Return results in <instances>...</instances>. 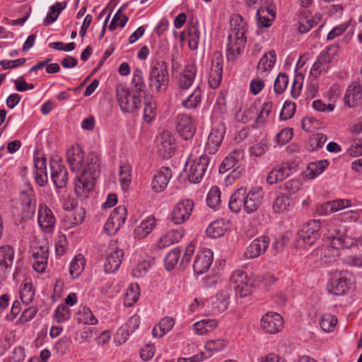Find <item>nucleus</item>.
I'll return each mask as SVG.
<instances>
[{
    "label": "nucleus",
    "mask_w": 362,
    "mask_h": 362,
    "mask_svg": "<svg viewBox=\"0 0 362 362\" xmlns=\"http://www.w3.org/2000/svg\"><path fill=\"white\" fill-rule=\"evenodd\" d=\"M127 211L124 206H119L114 209L110 217L115 221L117 226H122L126 220Z\"/></svg>",
    "instance_id": "55"
},
{
    "label": "nucleus",
    "mask_w": 362,
    "mask_h": 362,
    "mask_svg": "<svg viewBox=\"0 0 362 362\" xmlns=\"http://www.w3.org/2000/svg\"><path fill=\"white\" fill-rule=\"evenodd\" d=\"M227 345V341L223 339H218L216 340L208 341L205 344L206 350L209 352V356H206L207 358L209 357L214 352H218L222 351Z\"/></svg>",
    "instance_id": "53"
},
{
    "label": "nucleus",
    "mask_w": 362,
    "mask_h": 362,
    "mask_svg": "<svg viewBox=\"0 0 362 362\" xmlns=\"http://www.w3.org/2000/svg\"><path fill=\"white\" fill-rule=\"evenodd\" d=\"M86 260L81 255H77L71 261L69 273L72 279L78 278L84 269Z\"/></svg>",
    "instance_id": "39"
},
{
    "label": "nucleus",
    "mask_w": 362,
    "mask_h": 362,
    "mask_svg": "<svg viewBox=\"0 0 362 362\" xmlns=\"http://www.w3.org/2000/svg\"><path fill=\"white\" fill-rule=\"evenodd\" d=\"M172 177V173L169 168L162 167L157 173L154 175L151 186L152 189L156 192H160L163 191Z\"/></svg>",
    "instance_id": "25"
},
{
    "label": "nucleus",
    "mask_w": 362,
    "mask_h": 362,
    "mask_svg": "<svg viewBox=\"0 0 362 362\" xmlns=\"http://www.w3.org/2000/svg\"><path fill=\"white\" fill-rule=\"evenodd\" d=\"M156 220L153 216H148L134 229L135 237L142 239L146 237L155 228Z\"/></svg>",
    "instance_id": "33"
},
{
    "label": "nucleus",
    "mask_w": 362,
    "mask_h": 362,
    "mask_svg": "<svg viewBox=\"0 0 362 362\" xmlns=\"http://www.w3.org/2000/svg\"><path fill=\"white\" fill-rule=\"evenodd\" d=\"M202 91L199 87L196 89L186 98L182 100V105L187 109H194L201 103Z\"/></svg>",
    "instance_id": "42"
},
{
    "label": "nucleus",
    "mask_w": 362,
    "mask_h": 362,
    "mask_svg": "<svg viewBox=\"0 0 362 362\" xmlns=\"http://www.w3.org/2000/svg\"><path fill=\"white\" fill-rule=\"evenodd\" d=\"M84 152L79 146H72L66 152L68 163L72 171L83 172L86 170V159Z\"/></svg>",
    "instance_id": "12"
},
{
    "label": "nucleus",
    "mask_w": 362,
    "mask_h": 362,
    "mask_svg": "<svg viewBox=\"0 0 362 362\" xmlns=\"http://www.w3.org/2000/svg\"><path fill=\"white\" fill-rule=\"evenodd\" d=\"M51 178L58 188L66 187L68 182V172L60 160L52 159L49 162Z\"/></svg>",
    "instance_id": "16"
},
{
    "label": "nucleus",
    "mask_w": 362,
    "mask_h": 362,
    "mask_svg": "<svg viewBox=\"0 0 362 362\" xmlns=\"http://www.w3.org/2000/svg\"><path fill=\"white\" fill-rule=\"evenodd\" d=\"M188 44L191 49H196L199 42L200 32L197 25L193 24L188 28Z\"/></svg>",
    "instance_id": "49"
},
{
    "label": "nucleus",
    "mask_w": 362,
    "mask_h": 362,
    "mask_svg": "<svg viewBox=\"0 0 362 362\" xmlns=\"http://www.w3.org/2000/svg\"><path fill=\"white\" fill-rule=\"evenodd\" d=\"M116 95L119 107L124 112H132L141 107L142 96L138 94L132 95L130 89L123 84L117 86Z\"/></svg>",
    "instance_id": "5"
},
{
    "label": "nucleus",
    "mask_w": 362,
    "mask_h": 362,
    "mask_svg": "<svg viewBox=\"0 0 362 362\" xmlns=\"http://www.w3.org/2000/svg\"><path fill=\"white\" fill-rule=\"evenodd\" d=\"M362 99V88L358 82H352L347 88L344 95L345 105L354 107Z\"/></svg>",
    "instance_id": "26"
},
{
    "label": "nucleus",
    "mask_w": 362,
    "mask_h": 362,
    "mask_svg": "<svg viewBox=\"0 0 362 362\" xmlns=\"http://www.w3.org/2000/svg\"><path fill=\"white\" fill-rule=\"evenodd\" d=\"M128 21V17L121 13L119 9L113 16L112 21L109 25V30L113 31L117 29V26L124 28Z\"/></svg>",
    "instance_id": "58"
},
{
    "label": "nucleus",
    "mask_w": 362,
    "mask_h": 362,
    "mask_svg": "<svg viewBox=\"0 0 362 362\" xmlns=\"http://www.w3.org/2000/svg\"><path fill=\"white\" fill-rule=\"evenodd\" d=\"M276 62V53L274 50L264 54L259 59L257 64V71L262 74L269 71L273 68Z\"/></svg>",
    "instance_id": "36"
},
{
    "label": "nucleus",
    "mask_w": 362,
    "mask_h": 362,
    "mask_svg": "<svg viewBox=\"0 0 362 362\" xmlns=\"http://www.w3.org/2000/svg\"><path fill=\"white\" fill-rule=\"evenodd\" d=\"M213 262V252L207 248L197 252L193 261V269L197 274L207 272Z\"/></svg>",
    "instance_id": "14"
},
{
    "label": "nucleus",
    "mask_w": 362,
    "mask_h": 362,
    "mask_svg": "<svg viewBox=\"0 0 362 362\" xmlns=\"http://www.w3.org/2000/svg\"><path fill=\"white\" fill-rule=\"evenodd\" d=\"M132 83L134 88V92L136 94L141 95V93L144 92L145 83L143 73L141 69H136L134 71Z\"/></svg>",
    "instance_id": "47"
},
{
    "label": "nucleus",
    "mask_w": 362,
    "mask_h": 362,
    "mask_svg": "<svg viewBox=\"0 0 362 362\" xmlns=\"http://www.w3.org/2000/svg\"><path fill=\"white\" fill-rule=\"evenodd\" d=\"M38 224L45 233H50L53 230L55 224V218L51 209L45 204L39 206L37 214Z\"/></svg>",
    "instance_id": "21"
},
{
    "label": "nucleus",
    "mask_w": 362,
    "mask_h": 362,
    "mask_svg": "<svg viewBox=\"0 0 362 362\" xmlns=\"http://www.w3.org/2000/svg\"><path fill=\"white\" fill-rule=\"evenodd\" d=\"M272 108L273 103L270 100L266 101L262 104V108L256 117L255 122L257 125L260 126L266 122Z\"/></svg>",
    "instance_id": "48"
},
{
    "label": "nucleus",
    "mask_w": 362,
    "mask_h": 362,
    "mask_svg": "<svg viewBox=\"0 0 362 362\" xmlns=\"http://www.w3.org/2000/svg\"><path fill=\"white\" fill-rule=\"evenodd\" d=\"M184 231L182 228L173 229L163 235L158 242V247L160 249L170 246L178 243L183 237Z\"/></svg>",
    "instance_id": "28"
},
{
    "label": "nucleus",
    "mask_w": 362,
    "mask_h": 362,
    "mask_svg": "<svg viewBox=\"0 0 362 362\" xmlns=\"http://www.w3.org/2000/svg\"><path fill=\"white\" fill-rule=\"evenodd\" d=\"M139 286L136 285L130 286L126 292L124 303L127 306H132L139 298Z\"/></svg>",
    "instance_id": "52"
},
{
    "label": "nucleus",
    "mask_w": 362,
    "mask_h": 362,
    "mask_svg": "<svg viewBox=\"0 0 362 362\" xmlns=\"http://www.w3.org/2000/svg\"><path fill=\"white\" fill-rule=\"evenodd\" d=\"M167 64L163 60H153L150 65L148 86L153 91L163 92L168 84Z\"/></svg>",
    "instance_id": "3"
},
{
    "label": "nucleus",
    "mask_w": 362,
    "mask_h": 362,
    "mask_svg": "<svg viewBox=\"0 0 362 362\" xmlns=\"http://www.w3.org/2000/svg\"><path fill=\"white\" fill-rule=\"evenodd\" d=\"M124 257V252L119 248L117 244L110 245L107 251L106 260L104 264V269L106 273H114L120 267Z\"/></svg>",
    "instance_id": "11"
},
{
    "label": "nucleus",
    "mask_w": 362,
    "mask_h": 362,
    "mask_svg": "<svg viewBox=\"0 0 362 362\" xmlns=\"http://www.w3.org/2000/svg\"><path fill=\"white\" fill-rule=\"evenodd\" d=\"M21 204L25 216L29 217L34 214L36 207V199L32 190L22 193Z\"/></svg>",
    "instance_id": "32"
},
{
    "label": "nucleus",
    "mask_w": 362,
    "mask_h": 362,
    "mask_svg": "<svg viewBox=\"0 0 362 362\" xmlns=\"http://www.w3.org/2000/svg\"><path fill=\"white\" fill-rule=\"evenodd\" d=\"M317 23L313 16L308 11L302 12L298 18V31L300 33L308 32Z\"/></svg>",
    "instance_id": "37"
},
{
    "label": "nucleus",
    "mask_w": 362,
    "mask_h": 362,
    "mask_svg": "<svg viewBox=\"0 0 362 362\" xmlns=\"http://www.w3.org/2000/svg\"><path fill=\"white\" fill-rule=\"evenodd\" d=\"M206 202L209 207L216 209L221 203V191L217 186H213L206 197Z\"/></svg>",
    "instance_id": "46"
},
{
    "label": "nucleus",
    "mask_w": 362,
    "mask_h": 362,
    "mask_svg": "<svg viewBox=\"0 0 362 362\" xmlns=\"http://www.w3.org/2000/svg\"><path fill=\"white\" fill-rule=\"evenodd\" d=\"M247 30V23L240 14H233L231 16L226 49L228 59L235 60L244 52Z\"/></svg>",
    "instance_id": "1"
},
{
    "label": "nucleus",
    "mask_w": 362,
    "mask_h": 362,
    "mask_svg": "<svg viewBox=\"0 0 362 362\" xmlns=\"http://www.w3.org/2000/svg\"><path fill=\"white\" fill-rule=\"evenodd\" d=\"M288 77L284 73L279 74L276 78L274 83V92L277 94L283 93L287 88Z\"/></svg>",
    "instance_id": "57"
},
{
    "label": "nucleus",
    "mask_w": 362,
    "mask_h": 362,
    "mask_svg": "<svg viewBox=\"0 0 362 362\" xmlns=\"http://www.w3.org/2000/svg\"><path fill=\"white\" fill-rule=\"evenodd\" d=\"M194 204L192 199H186L179 202L170 213V220L176 225L184 223L190 217Z\"/></svg>",
    "instance_id": "9"
},
{
    "label": "nucleus",
    "mask_w": 362,
    "mask_h": 362,
    "mask_svg": "<svg viewBox=\"0 0 362 362\" xmlns=\"http://www.w3.org/2000/svg\"><path fill=\"white\" fill-rule=\"evenodd\" d=\"M337 323V319L334 315L331 314H325L322 316L320 320L321 328L327 332H330L333 330Z\"/></svg>",
    "instance_id": "54"
},
{
    "label": "nucleus",
    "mask_w": 362,
    "mask_h": 362,
    "mask_svg": "<svg viewBox=\"0 0 362 362\" xmlns=\"http://www.w3.org/2000/svg\"><path fill=\"white\" fill-rule=\"evenodd\" d=\"M296 111V104L292 102H286L282 107L280 118L286 120L291 118Z\"/></svg>",
    "instance_id": "64"
},
{
    "label": "nucleus",
    "mask_w": 362,
    "mask_h": 362,
    "mask_svg": "<svg viewBox=\"0 0 362 362\" xmlns=\"http://www.w3.org/2000/svg\"><path fill=\"white\" fill-rule=\"evenodd\" d=\"M223 62L221 54L219 52L214 53L208 80L209 85L212 88H218L222 81Z\"/></svg>",
    "instance_id": "17"
},
{
    "label": "nucleus",
    "mask_w": 362,
    "mask_h": 362,
    "mask_svg": "<svg viewBox=\"0 0 362 362\" xmlns=\"http://www.w3.org/2000/svg\"><path fill=\"white\" fill-rule=\"evenodd\" d=\"M270 239L268 236L262 235L255 239L247 247L244 253L245 258L254 259L264 254L269 247Z\"/></svg>",
    "instance_id": "19"
},
{
    "label": "nucleus",
    "mask_w": 362,
    "mask_h": 362,
    "mask_svg": "<svg viewBox=\"0 0 362 362\" xmlns=\"http://www.w3.org/2000/svg\"><path fill=\"white\" fill-rule=\"evenodd\" d=\"M293 136V130L291 129H283L279 134H276L275 140L276 144L283 146L288 142Z\"/></svg>",
    "instance_id": "63"
},
{
    "label": "nucleus",
    "mask_w": 362,
    "mask_h": 362,
    "mask_svg": "<svg viewBox=\"0 0 362 362\" xmlns=\"http://www.w3.org/2000/svg\"><path fill=\"white\" fill-rule=\"evenodd\" d=\"M76 319L78 323L94 325L98 323V319L95 317L89 308L80 306L76 314Z\"/></svg>",
    "instance_id": "35"
},
{
    "label": "nucleus",
    "mask_w": 362,
    "mask_h": 362,
    "mask_svg": "<svg viewBox=\"0 0 362 362\" xmlns=\"http://www.w3.org/2000/svg\"><path fill=\"white\" fill-rule=\"evenodd\" d=\"M226 230L223 221L218 220L211 223L206 228V233L209 237L217 238L224 235Z\"/></svg>",
    "instance_id": "41"
},
{
    "label": "nucleus",
    "mask_w": 362,
    "mask_h": 362,
    "mask_svg": "<svg viewBox=\"0 0 362 362\" xmlns=\"http://www.w3.org/2000/svg\"><path fill=\"white\" fill-rule=\"evenodd\" d=\"M54 317L58 322H65L71 317L70 309L66 305H59L55 310Z\"/></svg>",
    "instance_id": "61"
},
{
    "label": "nucleus",
    "mask_w": 362,
    "mask_h": 362,
    "mask_svg": "<svg viewBox=\"0 0 362 362\" xmlns=\"http://www.w3.org/2000/svg\"><path fill=\"white\" fill-rule=\"evenodd\" d=\"M229 285L236 294L241 298L250 295L253 290V282L247 274L243 270H236L233 272L229 279Z\"/></svg>",
    "instance_id": "7"
},
{
    "label": "nucleus",
    "mask_w": 362,
    "mask_h": 362,
    "mask_svg": "<svg viewBox=\"0 0 362 362\" xmlns=\"http://www.w3.org/2000/svg\"><path fill=\"white\" fill-rule=\"evenodd\" d=\"M302 183L298 179H291L284 182L280 187L281 190L288 195L296 193L300 189Z\"/></svg>",
    "instance_id": "51"
},
{
    "label": "nucleus",
    "mask_w": 362,
    "mask_h": 362,
    "mask_svg": "<svg viewBox=\"0 0 362 362\" xmlns=\"http://www.w3.org/2000/svg\"><path fill=\"white\" fill-rule=\"evenodd\" d=\"M197 74V67L194 64L186 65L180 74L179 86L181 89L189 88L193 83Z\"/></svg>",
    "instance_id": "29"
},
{
    "label": "nucleus",
    "mask_w": 362,
    "mask_h": 362,
    "mask_svg": "<svg viewBox=\"0 0 362 362\" xmlns=\"http://www.w3.org/2000/svg\"><path fill=\"white\" fill-rule=\"evenodd\" d=\"M336 52V48L332 46H329L322 50L313 64L310 74L317 77L320 74L327 73L331 67Z\"/></svg>",
    "instance_id": "8"
},
{
    "label": "nucleus",
    "mask_w": 362,
    "mask_h": 362,
    "mask_svg": "<svg viewBox=\"0 0 362 362\" xmlns=\"http://www.w3.org/2000/svg\"><path fill=\"white\" fill-rule=\"evenodd\" d=\"M290 206L289 199L285 196H278L273 204L274 211L276 213L284 212Z\"/></svg>",
    "instance_id": "60"
},
{
    "label": "nucleus",
    "mask_w": 362,
    "mask_h": 362,
    "mask_svg": "<svg viewBox=\"0 0 362 362\" xmlns=\"http://www.w3.org/2000/svg\"><path fill=\"white\" fill-rule=\"evenodd\" d=\"M296 170L297 165L294 162L282 163L269 172L267 177V182L270 185L276 184L291 175Z\"/></svg>",
    "instance_id": "10"
},
{
    "label": "nucleus",
    "mask_w": 362,
    "mask_h": 362,
    "mask_svg": "<svg viewBox=\"0 0 362 362\" xmlns=\"http://www.w3.org/2000/svg\"><path fill=\"white\" fill-rule=\"evenodd\" d=\"M85 215L84 209L80 208L74 214H71L70 216L68 215L64 218V224L69 228L77 226L83 221Z\"/></svg>",
    "instance_id": "45"
},
{
    "label": "nucleus",
    "mask_w": 362,
    "mask_h": 362,
    "mask_svg": "<svg viewBox=\"0 0 362 362\" xmlns=\"http://www.w3.org/2000/svg\"><path fill=\"white\" fill-rule=\"evenodd\" d=\"M174 324L173 318L165 317L161 319L159 323L153 328L152 334L155 337L160 338L172 329Z\"/></svg>",
    "instance_id": "34"
},
{
    "label": "nucleus",
    "mask_w": 362,
    "mask_h": 362,
    "mask_svg": "<svg viewBox=\"0 0 362 362\" xmlns=\"http://www.w3.org/2000/svg\"><path fill=\"white\" fill-rule=\"evenodd\" d=\"M225 134L223 126L214 127L211 129L208 136L205 149L209 154H214L218 149Z\"/></svg>",
    "instance_id": "22"
},
{
    "label": "nucleus",
    "mask_w": 362,
    "mask_h": 362,
    "mask_svg": "<svg viewBox=\"0 0 362 362\" xmlns=\"http://www.w3.org/2000/svg\"><path fill=\"white\" fill-rule=\"evenodd\" d=\"M14 259V250L9 245L0 247V274L10 268Z\"/></svg>",
    "instance_id": "30"
},
{
    "label": "nucleus",
    "mask_w": 362,
    "mask_h": 362,
    "mask_svg": "<svg viewBox=\"0 0 362 362\" xmlns=\"http://www.w3.org/2000/svg\"><path fill=\"white\" fill-rule=\"evenodd\" d=\"M325 227L327 231L326 235L330 239L332 246L335 248L342 247L344 242V231L332 221L327 223Z\"/></svg>",
    "instance_id": "27"
},
{
    "label": "nucleus",
    "mask_w": 362,
    "mask_h": 362,
    "mask_svg": "<svg viewBox=\"0 0 362 362\" xmlns=\"http://www.w3.org/2000/svg\"><path fill=\"white\" fill-rule=\"evenodd\" d=\"M258 110L256 108L255 105H252L247 109H245L243 110H240L235 116V119L239 122L247 123L250 121L256 114H257Z\"/></svg>",
    "instance_id": "50"
},
{
    "label": "nucleus",
    "mask_w": 362,
    "mask_h": 362,
    "mask_svg": "<svg viewBox=\"0 0 362 362\" xmlns=\"http://www.w3.org/2000/svg\"><path fill=\"white\" fill-rule=\"evenodd\" d=\"M158 153L163 158L173 156L175 151V139L169 131H163L156 139Z\"/></svg>",
    "instance_id": "15"
},
{
    "label": "nucleus",
    "mask_w": 362,
    "mask_h": 362,
    "mask_svg": "<svg viewBox=\"0 0 362 362\" xmlns=\"http://www.w3.org/2000/svg\"><path fill=\"white\" fill-rule=\"evenodd\" d=\"M213 167L214 164L210 165L209 156L202 155L195 160L189 158L186 162L185 171L190 182L198 183L202 179L207 169L209 168L211 170Z\"/></svg>",
    "instance_id": "4"
},
{
    "label": "nucleus",
    "mask_w": 362,
    "mask_h": 362,
    "mask_svg": "<svg viewBox=\"0 0 362 362\" xmlns=\"http://www.w3.org/2000/svg\"><path fill=\"white\" fill-rule=\"evenodd\" d=\"M247 189L245 187H240L231 195L228 206L231 211L239 213L242 209L246 212V200L248 197Z\"/></svg>",
    "instance_id": "23"
},
{
    "label": "nucleus",
    "mask_w": 362,
    "mask_h": 362,
    "mask_svg": "<svg viewBox=\"0 0 362 362\" xmlns=\"http://www.w3.org/2000/svg\"><path fill=\"white\" fill-rule=\"evenodd\" d=\"M119 182L123 190H127L132 182V168L125 164L119 167Z\"/></svg>",
    "instance_id": "44"
},
{
    "label": "nucleus",
    "mask_w": 362,
    "mask_h": 362,
    "mask_svg": "<svg viewBox=\"0 0 362 362\" xmlns=\"http://www.w3.org/2000/svg\"><path fill=\"white\" fill-rule=\"evenodd\" d=\"M176 129L180 135L185 140L193 137L196 125L194 119L187 114H179L175 119Z\"/></svg>",
    "instance_id": "13"
},
{
    "label": "nucleus",
    "mask_w": 362,
    "mask_h": 362,
    "mask_svg": "<svg viewBox=\"0 0 362 362\" xmlns=\"http://www.w3.org/2000/svg\"><path fill=\"white\" fill-rule=\"evenodd\" d=\"M35 294V292L32 283L25 279L23 282L20 291V296L22 302L26 305L30 304L33 300Z\"/></svg>",
    "instance_id": "40"
},
{
    "label": "nucleus",
    "mask_w": 362,
    "mask_h": 362,
    "mask_svg": "<svg viewBox=\"0 0 362 362\" xmlns=\"http://www.w3.org/2000/svg\"><path fill=\"white\" fill-rule=\"evenodd\" d=\"M86 170L75 179V193L81 197H87L95 186V180L100 175V158L94 152L88 154L86 159Z\"/></svg>",
    "instance_id": "2"
},
{
    "label": "nucleus",
    "mask_w": 362,
    "mask_h": 362,
    "mask_svg": "<svg viewBox=\"0 0 362 362\" xmlns=\"http://www.w3.org/2000/svg\"><path fill=\"white\" fill-rule=\"evenodd\" d=\"M140 324V317L137 315H134L129 318L126 322L125 327L127 328V334L125 337H122V341H126L130 334H132L139 327Z\"/></svg>",
    "instance_id": "59"
},
{
    "label": "nucleus",
    "mask_w": 362,
    "mask_h": 362,
    "mask_svg": "<svg viewBox=\"0 0 362 362\" xmlns=\"http://www.w3.org/2000/svg\"><path fill=\"white\" fill-rule=\"evenodd\" d=\"M247 199L246 200V213L252 214L256 211L262 203L264 192L260 187H255L247 190Z\"/></svg>",
    "instance_id": "24"
},
{
    "label": "nucleus",
    "mask_w": 362,
    "mask_h": 362,
    "mask_svg": "<svg viewBox=\"0 0 362 362\" xmlns=\"http://www.w3.org/2000/svg\"><path fill=\"white\" fill-rule=\"evenodd\" d=\"M303 76L301 74L296 75L292 82L291 94L292 98H297L300 93L303 86Z\"/></svg>",
    "instance_id": "62"
},
{
    "label": "nucleus",
    "mask_w": 362,
    "mask_h": 362,
    "mask_svg": "<svg viewBox=\"0 0 362 362\" xmlns=\"http://www.w3.org/2000/svg\"><path fill=\"white\" fill-rule=\"evenodd\" d=\"M321 228L320 221L312 220L303 226L300 232L298 234L296 240V247L305 249L311 246L319 238V230Z\"/></svg>",
    "instance_id": "6"
},
{
    "label": "nucleus",
    "mask_w": 362,
    "mask_h": 362,
    "mask_svg": "<svg viewBox=\"0 0 362 362\" xmlns=\"http://www.w3.org/2000/svg\"><path fill=\"white\" fill-rule=\"evenodd\" d=\"M284 327L283 317L276 313H267L261 319L262 329L269 334H276Z\"/></svg>",
    "instance_id": "18"
},
{
    "label": "nucleus",
    "mask_w": 362,
    "mask_h": 362,
    "mask_svg": "<svg viewBox=\"0 0 362 362\" xmlns=\"http://www.w3.org/2000/svg\"><path fill=\"white\" fill-rule=\"evenodd\" d=\"M66 3L57 2L49 8V12L44 19V25H47L54 22L60 13L65 8Z\"/></svg>",
    "instance_id": "43"
},
{
    "label": "nucleus",
    "mask_w": 362,
    "mask_h": 362,
    "mask_svg": "<svg viewBox=\"0 0 362 362\" xmlns=\"http://www.w3.org/2000/svg\"><path fill=\"white\" fill-rule=\"evenodd\" d=\"M242 157L243 153L241 151L233 152L223 160L219 168V172L225 173L232 170L229 175L233 178L237 177L242 170L239 166V159Z\"/></svg>",
    "instance_id": "20"
},
{
    "label": "nucleus",
    "mask_w": 362,
    "mask_h": 362,
    "mask_svg": "<svg viewBox=\"0 0 362 362\" xmlns=\"http://www.w3.org/2000/svg\"><path fill=\"white\" fill-rule=\"evenodd\" d=\"M181 250L178 248H175L170 251L165 257V264L168 270H171L177 265L180 257Z\"/></svg>",
    "instance_id": "56"
},
{
    "label": "nucleus",
    "mask_w": 362,
    "mask_h": 362,
    "mask_svg": "<svg viewBox=\"0 0 362 362\" xmlns=\"http://www.w3.org/2000/svg\"><path fill=\"white\" fill-rule=\"evenodd\" d=\"M327 166L328 162L326 160L310 163L305 171V177L308 179H313L321 174Z\"/></svg>",
    "instance_id": "38"
},
{
    "label": "nucleus",
    "mask_w": 362,
    "mask_h": 362,
    "mask_svg": "<svg viewBox=\"0 0 362 362\" xmlns=\"http://www.w3.org/2000/svg\"><path fill=\"white\" fill-rule=\"evenodd\" d=\"M327 288L329 293L336 296L341 295L347 288L346 279L340 275L334 274L328 282Z\"/></svg>",
    "instance_id": "31"
}]
</instances>
